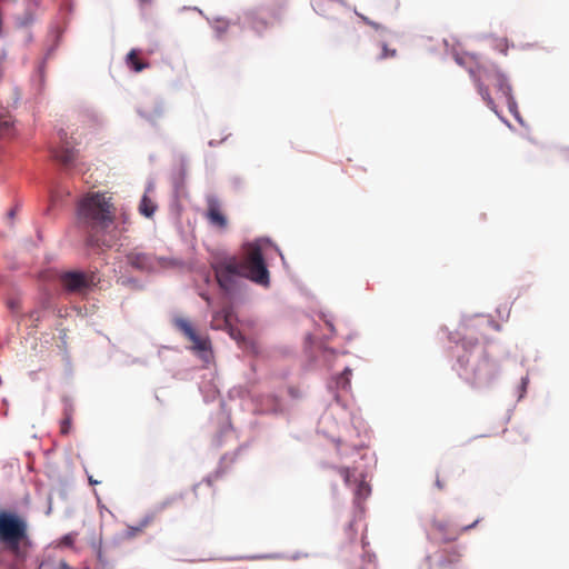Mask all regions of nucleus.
Masks as SVG:
<instances>
[{
	"instance_id": "1",
	"label": "nucleus",
	"mask_w": 569,
	"mask_h": 569,
	"mask_svg": "<svg viewBox=\"0 0 569 569\" xmlns=\"http://www.w3.org/2000/svg\"><path fill=\"white\" fill-rule=\"evenodd\" d=\"M211 268L219 287L226 292L234 290L240 278L262 287L270 284V273L261 247L256 242L244 244L240 257L224 256L216 259Z\"/></svg>"
},
{
	"instance_id": "2",
	"label": "nucleus",
	"mask_w": 569,
	"mask_h": 569,
	"mask_svg": "<svg viewBox=\"0 0 569 569\" xmlns=\"http://www.w3.org/2000/svg\"><path fill=\"white\" fill-rule=\"evenodd\" d=\"M32 547L28 520L16 511L0 509V550L12 557L10 569H20Z\"/></svg>"
},
{
	"instance_id": "3",
	"label": "nucleus",
	"mask_w": 569,
	"mask_h": 569,
	"mask_svg": "<svg viewBox=\"0 0 569 569\" xmlns=\"http://www.w3.org/2000/svg\"><path fill=\"white\" fill-rule=\"evenodd\" d=\"M79 222L91 232L106 231L114 221L116 207L112 197L103 192H89L78 202Z\"/></svg>"
},
{
	"instance_id": "4",
	"label": "nucleus",
	"mask_w": 569,
	"mask_h": 569,
	"mask_svg": "<svg viewBox=\"0 0 569 569\" xmlns=\"http://www.w3.org/2000/svg\"><path fill=\"white\" fill-rule=\"evenodd\" d=\"M469 73L472 77L478 92L486 102V104L498 114L497 106L495 100L490 96L489 86H493L500 97L505 98L509 110L513 112L516 109V102L512 97V90L503 73L495 64H477L476 67L469 68Z\"/></svg>"
},
{
	"instance_id": "5",
	"label": "nucleus",
	"mask_w": 569,
	"mask_h": 569,
	"mask_svg": "<svg viewBox=\"0 0 569 569\" xmlns=\"http://www.w3.org/2000/svg\"><path fill=\"white\" fill-rule=\"evenodd\" d=\"M59 283L67 293L86 295L98 283V278L93 271L68 270L58 277Z\"/></svg>"
},
{
	"instance_id": "6",
	"label": "nucleus",
	"mask_w": 569,
	"mask_h": 569,
	"mask_svg": "<svg viewBox=\"0 0 569 569\" xmlns=\"http://www.w3.org/2000/svg\"><path fill=\"white\" fill-rule=\"evenodd\" d=\"M173 327L191 342V349L198 353H207L211 351V341L207 335H200L193 327L192 322L183 317L177 316L172 319Z\"/></svg>"
},
{
	"instance_id": "7",
	"label": "nucleus",
	"mask_w": 569,
	"mask_h": 569,
	"mask_svg": "<svg viewBox=\"0 0 569 569\" xmlns=\"http://www.w3.org/2000/svg\"><path fill=\"white\" fill-rule=\"evenodd\" d=\"M203 217L214 229L219 231L227 230L229 220L224 212L223 203L218 197L213 194H208L206 197V210L203 212Z\"/></svg>"
},
{
	"instance_id": "8",
	"label": "nucleus",
	"mask_w": 569,
	"mask_h": 569,
	"mask_svg": "<svg viewBox=\"0 0 569 569\" xmlns=\"http://www.w3.org/2000/svg\"><path fill=\"white\" fill-rule=\"evenodd\" d=\"M496 376V366L488 359H483L473 370V378L471 385L480 387L489 383Z\"/></svg>"
},
{
	"instance_id": "9",
	"label": "nucleus",
	"mask_w": 569,
	"mask_h": 569,
	"mask_svg": "<svg viewBox=\"0 0 569 569\" xmlns=\"http://www.w3.org/2000/svg\"><path fill=\"white\" fill-rule=\"evenodd\" d=\"M127 262L134 269L149 271L153 268V257L146 252L133 250L127 254Z\"/></svg>"
},
{
	"instance_id": "10",
	"label": "nucleus",
	"mask_w": 569,
	"mask_h": 569,
	"mask_svg": "<svg viewBox=\"0 0 569 569\" xmlns=\"http://www.w3.org/2000/svg\"><path fill=\"white\" fill-rule=\"evenodd\" d=\"M77 150L73 147L69 146V143H64L53 152V157L56 158V160H58L64 167L72 166L77 159Z\"/></svg>"
},
{
	"instance_id": "11",
	"label": "nucleus",
	"mask_w": 569,
	"mask_h": 569,
	"mask_svg": "<svg viewBox=\"0 0 569 569\" xmlns=\"http://www.w3.org/2000/svg\"><path fill=\"white\" fill-rule=\"evenodd\" d=\"M74 408L71 403H66L62 412V419L60 421V433L62 436H68L72 429Z\"/></svg>"
},
{
	"instance_id": "12",
	"label": "nucleus",
	"mask_w": 569,
	"mask_h": 569,
	"mask_svg": "<svg viewBox=\"0 0 569 569\" xmlns=\"http://www.w3.org/2000/svg\"><path fill=\"white\" fill-rule=\"evenodd\" d=\"M126 62L129 68H131L136 72H140L143 69L148 68L149 64L147 62H143L139 58V51L136 49H132L126 58Z\"/></svg>"
},
{
	"instance_id": "13",
	"label": "nucleus",
	"mask_w": 569,
	"mask_h": 569,
	"mask_svg": "<svg viewBox=\"0 0 569 569\" xmlns=\"http://www.w3.org/2000/svg\"><path fill=\"white\" fill-rule=\"evenodd\" d=\"M355 482L357 483L355 496L356 500L366 499L370 495V486L365 479L363 475H360V478H355Z\"/></svg>"
},
{
	"instance_id": "14",
	"label": "nucleus",
	"mask_w": 569,
	"mask_h": 569,
	"mask_svg": "<svg viewBox=\"0 0 569 569\" xmlns=\"http://www.w3.org/2000/svg\"><path fill=\"white\" fill-rule=\"evenodd\" d=\"M157 210V204L154 201L149 198L147 194H144L139 203V212L147 217L151 218Z\"/></svg>"
},
{
	"instance_id": "15",
	"label": "nucleus",
	"mask_w": 569,
	"mask_h": 569,
	"mask_svg": "<svg viewBox=\"0 0 569 569\" xmlns=\"http://www.w3.org/2000/svg\"><path fill=\"white\" fill-rule=\"evenodd\" d=\"M150 522H151V519L146 518L138 526H128V528L126 530V537L127 538L137 537L139 533H141L144 530V528H147L150 525Z\"/></svg>"
},
{
	"instance_id": "16",
	"label": "nucleus",
	"mask_w": 569,
	"mask_h": 569,
	"mask_svg": "<svg viewBox=\"0 0 569 569\" xmlns=\"http://www.w3.org/2000/svg\"><path fill=\"white\" fill-rule=\"evenodd\" d=\"M337 471L342 477L345 483L350 486L356 473V468L338 467Z\"/></svg>"
},
{
	"instance_id": "17",
	"label": "nucleus",
	"mask_w": 569,
	"mask_h": 569,
	"mask_svg": "<svg viewBox=\"0 0 569 569\" xmlns=\"http://www.w3.org/2000/svg\"><path fill=\"white\" fill-rule=\"evenodd\" d=\"M459 558H460L459 552H458V551H456V550H451V551H448V552H447V556H446V557H443V558L440 560L439 565H440L441 567H446L447 565H451V563L457 562V561L459 560Z\"/></svg>"
},
{
	"instance_id": "18",
	"label": "nucleus",
	"mask_w": 569,
	"mask_h": 569,
	"mask_svg": "<svg viewBox=\"0 0 569 569\" xmlns=\"http://www.w3.org/2000/svg\"><path fill=\"white\" fill-rule=\"evenodd\" d=\"M397 56L396 49H390L387 43H381V53L378 57L380 60L388 59V58H395Z\"/></svg>"
},
{
	"instance_id": "19",
	"label": "nucleus",
	"mask_w": 569,
	"mask_h": 569,
	"mask_svg": "<svg viewBox=\"0 0 569 569\" xmlns=\"http://www.w3.org/2000/svg\"><path fill=\"white\" fill-rule=\"evenodd\" d=\"M87 244L90 247H101V246L110 247V244L107 243L106 240L97 238L93 233L89 234V237L87 239Z\"/></svg>"
},
{
	"instance_id": "20",
	"label": "nucleus",
	"mask_w": 569,
	"mask_h": 569,
	"mask_svg": "<svg viewBox=\"0 0 569 569\" xmlns=\"http://www.w3.org/2000/svg\"><path fill=\"white\" fill-rule=\"evenodd\" d=\"M11 126V120L4 114H0V134L6 132Z\"/></svg>"
},
{
	"instance_id": "21",
	"label": "nucleus",
	"mask_w": 569,
	"mask_h": 569,
	"mask_svg": "<svg viewBox=\"0 0 569 569\" xmlns=\"http://www.w3.org/2000/svg\"><path fill=\"white\" fill-rule=\"evenodd\" d=\"M496 48L502 53L507 54L508 51V42L507 40H499L496 44Z\"/></svg>"
},
{
	"instance_id": "22",
	"label": "nucleus",
	"mask_w": 569,
	"mask_h": 569,
	"mask_svg": "<svg viewBox=\"0 0 569 569\" xmlns=\"http://www.w3.org/2000/svg\"><path fill=\"white\" fill-rule=\"evenodd\" d=\"M73 542H74V537L71 533L66 535L61 539V545H63V546L71 547L73 545Z\"/></svg>"
},
{
	"instance_id": "23",
	"label": "nucleus",
	"mask_w": 569,
	"mask_h": 569,
	"mask_svg": "<svg viewBox=\"0 0 569 569\" xmlns=\"http://www.w3.org/2000/svg\"><path fill=\"white\" fill-rule=\"evenodd\" d=\"M362 19H363V21H365L368 26H370V27L375 28L376 30L382 29V27H381L379 23H377V22H375V21H371V20H370V19H368L367 17H362Z\"/></svg>"
},
{
	"instance_id": "24",
	"label": "nucleus",
	"mask_w": 569,
	"mask_h": 569,
	"mask_svg": "<svg viewBox=\"0 0 569 569\" xmlns=\"http://www.w3.org/2000/svg\"><path fill=\"white\" fill-rule=\"evenodd\" d=\"M469 332L463 337L462 339V343H463V347H466V343H467V339H469L470 341L473 339V331H472V328H468L467 329Z\"/></svg>"
},
{
	"instance_id": "25",
	"label": "nucleus",
	"mask_w": 569,
	"mask_h": 569,
	"mask_svg": "<svg viewBox=\"0 0 569 569\" xmlns=\"http://www.w3.org/2000/svg\"><path fill=\"white\" fill-rule=\"evenodd\" d=\"M54 569H72L67 561L60 560L58 565L54 567Z\"/></svg>"
},
{
	"instance_id": "26",
	"label": "nucleus",
	"mask_w": 569,
	"mask_h": 569,
	"mask_svg": "<svg viewBox=\"0 0 569 569\" xmlns=\"http://www.w3.org/2000/svg\"><path fill=\"white\" fill-rule=\"evenodd\" d=\"M348 533H349V536H350V539H355L357 531H356V529L353 528V525H352V523H350V525L348 526Z\"/></svg>"
},
{
	"instance_id": "27",
	"label": "nucleus",
	"mask_w": 569,
	"mask_h": 569,
	"mask_svg": "<svg viewBox=\"0 0 569 569\" xmlns=\"http://www.w3.org/2000/svg\"><path fill=\"white\" fill-rule=\"evenodd\" d=\"M338 452H339V455H340L341 457H346V456H348L347 450H346V449H343V448H341V446H340V441H338Z\"/></svg>"
},
{
	"instance_id": "28",
	"label": "nucleus",
	"mask_w": 569,
	"mask_h": 569,
	"mask_svg": "<svg viewBox=\"0 0 569 569\" xmlns=\"http://www.w3.org/2000/svg\"><path fill=\"white\" fill-rule=\"evenodd\" d=\"M436 486L440 490H442L445 488V483L440 480L439 477H437V479H436Z\"/></svg>"
},
{
	"instance_id": "29",
	"label": "nucleus",
	"mask_w": 569,
	"mask_h": 569,
	"mask_svg": "<svg viewBox=\"0 0 569 569\" xmlns=\"http://www.w3.org/2000/svg\"><path fill=\"white\" fill-rule=\"evenodd\" d=\"M88 480L91 486H96V485L100 483V481L96 480L92 476H88Z\"/></svg>"
},
{
	"instance_id": "30",
	"label": "nucleus",
	"mask_w": 569,
	"mask_h": 569,
	"mask_svg": "<svg viewBox=\"0 0 569 569\" xmlns=\"http://www.w3.org/2000/svg\"><path fill=\"white\" fill-rule=\"evenodd\" d=\"M200 487H201V483L196 485V486L192 488V493H193L194 496H197V492H198V490L200 489Z\"/></svg>"
},
{
	"instance_id": "31",
	"label": "nucleus",
	"mask_w": 569,
	"mask_h": 569,
	"mask_svg": "<svg viewBox=\"0 0 569 569\" xmlns=\"http://www.w3.org/2000/svg\"><path fill=\"white\" fill-rule=\"evenodd\" d=\"M14 216H16V210H14V209H11V210L8 212V217H9L10 219H13V218H14Z\"/></svg>"
},
{
	"instance_id": "32",
	"label": "nucleus",
	"mask_w": 569,
	"mask_h": 569,
	"mask_svg": "<svg viewBox=\"0 0 569 569\" xmlns=\"http://www.w3.org/2000/svg\"><path fill=\"white\" fill-rule=\"evenodd\" d=\"M183 495H180L179 497H172L168 503H174L179 498H182Z\"/></svg>"
},
{
	"instance_id": "33",
	"label": "nucleus",
	"mask_w": 569,
	"mask_h": 569,
	"mask_svg": "<svg viewBox=\"0 0 569 569\" xmlns=\"http://www.w3.org/2000/svg\"><path fill=\"white\" fill-rule=\"evenodd\" d=\"M206 486H207L208 488H211V487H212V482H211L210 480H207V481H206Z\"/></svg>"
},
{
	"instance_id": "34",
	"label": "nucleus",
	"mask_w": 569,
	"mask_h": 569,
	"mask_svg": "<svg viewBox=\"0 0 569 569\" xmlns=\"http://www.w3.org/2000/svg\"><path fill=\"white\" fill-rule=\"evenodd\" d=\"M477 522H478V521L476 520L473 523H471L470 526L466 527V529H469V528L475 527Z\"/></svg>"
},
{
	"instance_id": "35",
	"label": "nucleus",
	"mask_w": 569,
	"mask_h": 569,
	"mask_svg": "<svg viewBox=\"0 0 569 569\" xmlns=\"http://www.w3.org/2000/svg\"><path fill=\"white\" fill-rule=\"evenodd\" d=\"M122 217H123V223H126L128 221V217L126 214H123Z\"/></svg>"
},
{
	"instance_id": "36",
	"label": "nucleus",
	"mask_w": 569,
	"mask_h": 569,
	"mask_svg": "<svg viewBox=\"0 0 569 569\" xmlns=\"http://www.w3.org/2000/svg\"><path fill=\"white\" fill-rule=\"evenodd\" d=\"M228 318H229V315H228V313H226V315H224V321H226V323H228Z\"/></svg>"
},
{
	"instance_id": "37",
	"label": "nucleus",
	"mask_w": 569,
	"mask_h": 569,
	"mask_svg": "<svg viewBox=\"0 0 569 569\" xmlns=\"http://www.w3.org/2000/svg\"><path fill=\"white\" fill-rule=\"evenodd\" d=\"M217 30H218L219 32H223V31H224V29H222V27L217 28Z\"/></svg>"
},
{
	"instance_id": "38",
	"label": "nucleus",
	"mask_w": 569,
	"mask_h": 569,
	"mask_svg": "<svg viewBox=\"0 0 569 569\" xmlns=\"http://www.w3.org/2000/svg\"><path fill=\"white\" fill-rule=\"evenodd\" d=\"M217 30H218L219 32H223V31H224V29H222V27L217 28Z\"/></svg>"
}]
</instances>
